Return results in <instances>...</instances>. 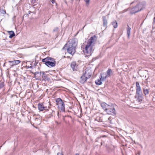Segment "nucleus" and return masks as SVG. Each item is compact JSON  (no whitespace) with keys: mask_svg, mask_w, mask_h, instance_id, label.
Instances as JSON below:
<instances>
[{"mask_svg":"<svg viewBox=\"0 0 155 155\" xmlns=\"http://www.w3.org/2000/svg\"><path fill=\"white\" fill-rule=\"evenodd\" d=\"M65 122L67 124H68V126L70 125V123L69 121H65Z\"/></svg>","mask_w":155,"mask_h":155,"instance_id":"23","label":"nucleus"},{"mask_svg":"<svg viewBox=\"0 0 155 155\" xmlns=\"http://www.w3.org/2000/svg\"><path fill=\"white\" fill-rule=\"evenodd\" d=\"M88 79H89L82 74L80 78L79 82L81 84H84L87 82Z\"/></svg>","mask_w":155,"mask_h":155,"instance_id":"11","label":"nucleus"},{"mask_svg":"<svg viewBox=\"0 0 155 155\" xmlns=\"http://www.w3.org/2000/svg\"><path fill=\"white\" fill-rule=\"evenodd\" d=\"M103 26L106 27H107V21L106 16H104L103 17Z\"/></svg>","mask_w":155,"mask_h":155,"instance_id":"17","label":"nucleus"},{"mask_svg":"<svg viewBox=\"0 0 155 155\" xmlns=\"http://www.w3.org/2000/svg\"><path fill=\"white\" fill-rule=\"evenodd\" d=\"M55 102L59 110L64 111L65 104L61 98H58L55 99Z\"/></svg>","mask_w":155,"mask_h":155,"instance_id":"6","label":"nucleus"},{"mask_svg":"<svg viewBox=\"0 0 155 155\" xmlns=\"http://www.w3.org/2000/svg\"><path fill=\"white\" fill-rule=\"evenodd\" d=\"M3 12H4V13H6V12H5V11L4 10V11H3Z\"/></svg>","mask_w":155,"mask_h":155,"instance_id":"34","label":"nucleus"},{"mask_svg":"<svg viewBox=\"0 0 155 155\" xmlns=\"http://www.w3.org/2000/svg\"><path fill=\"white\" fill-rule=\"evenodd\" d=\"M96 36L94 35L91 37L88 41L87 43L83 50V52L85 57L90 56L93 50V47L95 44Z\"/></svg>","mask_w":155,"mask_h":155,"instance_id":"1","label":"nucleus"},{"mask_svg":"<svg viewBox=\"0 0 155 155\" xmlns=\"http://www.w3.org/2000/svg\"><path fill=\"white\" fill-rule=\"evenodd\" d=\"M38 107L40 111H42L44 110H48L47 109V107L45 106L44 105L43 103H38Z\"/></svg>","mask_w":155,"mask_h":155,"instance_id":"9","label":"nucleus"},{"mask_svg":"<svg viewBox=\"0 0 155 155\" xmlns=\"http://www.w3.org/2000/svg\"><path fill=\"white\" fill-rule=\"evenodd\" d=\"M140 151H138V153H137V154L138 155H140Z\"/></svg>","mask_w":155,"mask_h":155,"instance_id":"29","label":"nucleus"},{"mask_svg":"<svg viewBox=\"0 0 155 155\" xmlns=\"http://www.w3.org/2000/svg\"><path fill=\"white\" fill-rule=\"evenodd\" d=\"M95 83L96 84H97V81H95Z\"/></svg>","mask_w":155,"mask_h":155,"instance_id":"35","label":"nucleus"},{"mask_svg":"<svg viewBox=\"0 0 155 155\" xmlns=\"http://www.w3.org/2000/svg\"><path fill=\"white\" fill-rule=\"evenodd\" d=\"M113 74V72L111 69H109L106 72L107 76V77H110Z\"/></svg>","mask_w":155,"mask_h":155,"instance_id":"15","label":"nucleus"},{"mask_svg":"<svg viewBox=\"0 0 155 155\" xmlns=\"http://www.w3.org/2000/svg\"><path fill=\"white\" fill-rule=\"evenodd\" d=\"M83 74L89 79L93 74V71L91 68H86L84 70Z\"/></svg>","mask_w":155,"mask_h":155,"instance_id":"7","label":"nucleus"},{"mask_svg":"<svg viewBox=\"0 0 155 155\" xmlns=\"http://www.w3.org/2000/svg\"><path fill=\"white\" fill-rule=\"evenodd\" d=\"M42 62L45 63V64L49 67H53L55 66L56 61L55 59L47 57L43 59Z\"/></svg>","mask_w":155,"mask_h":155,"instance_id":"5","label":"nucleus"},{"mask_svg":"<svg viewBox=\"0 0 155 155\" xmlns=\"http://www.w3.org/2000/svg\"><path fill=\"white\" fill-rule=\"evenodd\" d=\"M51 2L52 3L54 4V3H55V1L54 0H52L51 1Z\"/></svg>","mask_w":155,"mask_h":155,"instance_id":"27","label":"nucleus"},{"mask_svg":"<svg viewBox=\"0 0 155 155\" xmlns=\"http://www.w3.org/2000/svg\"><path fill=\"white\" fill-rule=\"evenodd\" d=\"M136 95H143L142 90L138 82L136 83Z\"/></svg>","mask_w":155,"mask_h":155,"instance_id":"8","label":"nucleus"},{"mask_svg":"<svg viewBox=\"0 0 155 155\" xmlns=\"http://www.w3.org/2000/svg\"><path fill=\"white\" fill-rule=\"evenodd\" d=\"M135 98L136 99L137 101L140 103L141 102L143 99V95H136Z\"/></svg>","mask_w":155,"mask_h":155,"instance_id":"13","label":"nucleus"},{"mask_svg":"<svg viewBox=\"0 0 155 155\" xmlns=\"http://www.w3.org/2000/svg\"><path fill=\"white\" fill-rule=\"evenodd\" d=\"M101 105L102 108L108 114H115V107L116 106V105L111 103L108 104L105 102H103L101 104Z\"/></svg>","mask_w":155,"mask_h":155,"instance_id":"3","label":"nucleus"},{"mask_svg":"<svg viewBox=\"0 0 155 155\" xmlns=\"http://www.w3.org/2000/svg\"><path fill=\"white\" fill-rule=\"evenodd\" d=\"M75 155H79L78 153H76Z\"/></svg>","mask_w":155,"mask_h":155,"instance_id":"36","label":"nucleus"},{"mask_svg":"<svg viewBox=\"0 0 155 155\" xmlns=\"http://www.w3.org/2000/svg\"><path fill=\"white\" fill-rule=\"evenodd\" d=\"M77 65L75 62H72L71 64V67L73 71L75 70Z\"/></svg>","mask_w":155,"mask_h":155,"instance_id":"14","label":"nucleus"},{"mask_svg":"<svg viewBox=\"0 0 155 155\" xmlns=\"http://www.w3.org/2000/svg\"><path fill=\"white\" fill-rule=\"evenodd\" d=\"M107 77V76L106 74L104 73H103L101 74V78L100 80H98L97 81V85H101L102 84L101 81H103Z\"/></svg>","mask_w":155,"mask_h":155,"instance_id":"10","label":"nucleus"},{"mask_svg":"<svg viewBox=\"0 0 155 155\" xmlns=\"http://www.w3.org/2000/svg\"><path fill=\"white\" fill-rule=\"evenodd\" d=\"M3 87V85L2 84L0 83V88H2Z\"/></svg>","mask_w":155,"mask_h":155,"instance_id":"26","label":"nucleus"},{"mask_svg":"<svg viewBox=\"0 0 155 155\" xmlns=\"http://www.w3.org/2000/svg\"><path fill=\"white\" fill-rule=\"evenodd\" d=\"M146 5V3L145 2L139 3L134 7L131 8L130 14H133L141 11L143 8L145 7Z\"/></svg>","mask_w":155,"mask_h":155,"instance_id":"4","label":"nucleus"},{"mask_svg":"<svg viewBox=\"0 0 155 155\" xmlns=\"http://www.w3.org/2000/svg\"><path fill=\"white\" fill-rule=\"evenodd\" d=\"M58 117H59V112H58Z\"/></svg>","mask_w":155,"mask_h":155,"instance_id":"33","label":"nucleus"},{"mask_svg":"<svg viewBox=\"0 0 155 155\" xmlns=\"http://www.w3.org/2000/svg\"><path fill=\"white\" fill-rule=\"evenodd\" d=\"M112 25L113 26L114 28H116L117 27V22L116 21H114L112 23Z\"/></svg>","mask_w":155,"mask_h":155,"instance_id":"19","label":"nucleus"},{"mask_svg":"<svg viewBox=\"0 0 155 155\" xmlns=\"http://www.w3.org/2000/svg\"><path fill=\"white\" fill-rule=\"evenodd\" d=\"M86 4L88 5L89 3L90 0H84Z\"/></svg>","mask_w":155,"mask_h":155,"instance_id":"22","label":"nucleus"},{"mask_svg":"<svg viewBox=\"0 0 155 155\" xmlns=\"http://www.w3.org/2000/svg\"><path fill=\"white\" fill-rule=\"evenodd\" d=\"M102 121V120L101 119V117H100V119L98 121L99 122H101Z\"/></svg>","mask_w":155,"mask_h":155,"instance_id":"28","label":"nucleus"},{"mask_svg":"<svg viewBox=\"0 0 155 155\" xmlns=\"http://www.w3.org/2000/svg\"><path fill=\"white\" fill-rule=\"evenodd\" d=\"M131 30V28L129 27V25H127V35L128 38H129L130 37V31Z\"/></svg>","mask_w":155,"mask_h":155,"instance_id":"16","label":"nucleus"},{"mask_svg":"<svg viewBox=\"0 0 155 155\" xmlns=\"http://www.w3.org/2000/svg\"><path fill=\"white\" fill-rule=\"evenodd\" d=\"M58 155H63V154L62 153L59 152L57 153Z\"/></svg>","mask_w":155,"mask_h":155,"instance_id":"25","label":"nucleus"},{"mask_svg":"<svg viewBox=\"0 0 155 155\" xmlns=\"http://www.w3.org/2000/svg\"><path fill=\"white\" fill-rule=\"evenodd\" d=\"M67 58H70V59H71V58H70L69 56H67Z\"/></svg>","mask_w":155,"mask_h":155,"instance_id":"31","label":"nucleus"},{"mask_svg":"<svg viewBox=\"0 0 155 155\" xmlns=\"http://www.w3.org/2000/svg\"><path fill=\"white\" fill-rule=\"evenodd\" d=\"M55 122L57 126H58L60 125L61 124V122H58L56 120H55Z\"/></svg>","mask_w":155,"mask_h":155,"instance_id":"21","label":"nucleus"},{"mask_svg":"<svg viewBox=\"0 0 155 155\" xmlns=\"http://www.w3.org/2000/svg\"><path fill=\"white\" fill-rule=\"evenodd\" d=\"M128 9H129V8L124 10H123V11H122L121 12V13H123L125 12H126L128 10Z\"/></svg>","mask_w":155,"mask_h":155,"instance_id":"24","label":"nucleus"},{"mask_svg":"<svg viewBox=\"0 0 155 155\" xmlns=\"http://www.w3.org/2000/svg\"><path fill=\"white\" fill-rule=\"evenodd\" d=\"M37 73H38V72H35V74H34V75H35H35H36V74H37Z\"/></svg>","mask_w":155,"mask_h":155,"instance_id":"30","label":"nucleus"},{"mask_svg":"<svg viewBox=\"0 0 155 155\" xmlns=\"http://www.w3.org/2000/svg\"><path fill=\"white\" fill-rule=\"evenodd\" d=\"M143 92L145 95L148 94H149V91L147 89H143Z\"/></svg>","mask_w":155,"mask_h":155,"instance_id":"20","label":"nucleus"},{"mask_svg":"<svg viewBox=\"0 0 155 155\" xmlns=\"http://www.w3.org/2000/svg\"><path fill=\"white\" fill-rule=\"evenodd\" d=\"M50 117L52 116V114H50Z\"/></svg>","mask_w":155,"mask_h":155,"instance_id":"32","label":"nucleus"},{"mask_svg":"<svg viewBox=\"0 0 155 155\" xmlns=\"http://www.w3.org/2000/svg\"><path fill=\"white\" fill-rule=\"evenodd\" d=\"M133 2H132V3H130V5H131L133 3Z\"/></svg>","mask_w":155,"mask_h":155,"instance_id":"37","label":"nucleus"},{"mask_svg":"<svg viewBox=\"0 0 155 155\" xmlns=\"http://www.w3.org/2000/svg\"><path fill=\"white\" fill-rule=\"evenodd\" d=\"M9 34L10 35L9 38H12L15 35V34L13 31H9Z\"/></svg>","mask_w":155,"mask_h":155,"instance_id":"18","label":"nucleus"},{"mask_svg":"<svg viewBox=\"0 0 155 155\" xmlns=\"http://www.w3.org/2000/svg\"><path fill=\"white\" fill-rule=\"evenodd\" d=\"M9 63L10 64H12L11 65V67H12L13 66L16 65L20 63L21 62V61L19 60H14L13 61H8Z\"/></svg>","mask_w":155,"mask_h":155,"instance_id":"12","label":"nucleus"},{"mask_svg":"<svg viewBox=\"0 0 155 155\" xmlns=\"http://www.w3.org/2000/svg\"><path fill=\"white\" fill-rule=\"evenodd\" d=\"M77 44V42L74 39H72L70 40L63 47V49L66 46L68 47L67 52L69 54L73 55L76 51V46Z\"/></svg>","mask_w":155,"mask_h":155,"instance_id":"2","label":"nucleus"},{"mask_svg":"<svg viewBox=\"0 0 155 155\" xmlns=\"http://www.w3.org/2000/svg\"><path fill=\"white\" fill-rule=\"evenodd\" d=\"M34 0L35 1V0Z\"/></svg>","mask_w":155,"mask_h":155,"instance_id":"38","label":"nucleus"}]
</instances>
